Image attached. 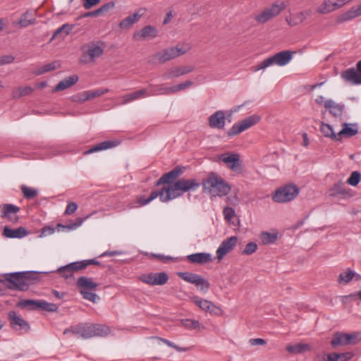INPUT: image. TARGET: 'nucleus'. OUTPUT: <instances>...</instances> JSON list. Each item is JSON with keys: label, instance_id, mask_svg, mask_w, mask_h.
<instances>
[{"label": "nucleus", "instance_id": "f257e3e1", "mask_svg": "<svg viewBox=\"0 0 361 361\" xmlns=\"http://www.w3.org/2000/svg\"><path fill=\"white\" fill-rule=\"evenodd\" d=\"M184 168L177 166L171 171L163 174L155 183V186L163 185L159 190H153L147 198L139 196L137 198L138 204L145 206L157 197L161 202H168L181 197L185 192L196 190L200 185L195 179H178L183 173Z\"/></svg>", "mask_w": 361, "mask_h": 361}, {"label": "nucleus", "instance_id": "f03ea898", "mask_svg": "<svg viewBox=\"0 0 361 361\" xmlns=\"http://www.w3.org/2000/svg\"><path fill=\"white\" fill-rule=\"evenodd\" d=\"M36 272L22 271L8 273L4 275V279L11 283L8 287L11 289L26 290L29 286L37 281Z\"/></svg>", "mask_w": 361, "mask_h": 361}, {"label": "nucleus", "instance_id": "7ed1b4c3", "mask_svg": "<svg viewBox=\"0 0 361 361\" xmlns=\"http://www.w3.org/2000/svg\"><path fill=\"white\" fill-rule=\"evenodd\" d=\"M204 191H208L212 196H225L231 191V187L220 176L214 173L209 174L202 181Z\"/></svg>", "mask_w": 361, "mask_h": 361}, {"label": "nucleus", "instance_id": "20e7f679", "mask_svg": "<svg viewBox=\"0 0 361 361\" xmlns=\"http://www.w3.org/2000/svg\"><path fill=\"white\" fill-rule=\"evenodd\" d=\"M105 47V42L102 41L90 42L83 44L81 47L80 63L86 65L94 63L104 54Z\"/></svg>", "mask_w": 361, "mask_h": 361}, {"label": "nucleus", "instance_id": "39448f33", "mask_svg": "<svg viewBox=\"0 0 361 361\" xmlns=\"http://www.w3.org/2000/svg\"><path fill=\"white\" fill-rule=\"evenodd\" d=\"M293 54L294 52L289 50L279 51L274 56L264 59L257 66L252 67V70L253 71L264 70L272 65H277L279 66H286L293 59Z\"/></svg>", "mask_w": 361, "mask_h": 361}, {"label": "nucleus", "instance_id": "423d86ee", "mask_svg": "<svg viewBox=\"0 0 361 361\" xmlns=\"http://www.w3.org/2000/svg\"><path fill=\"white\" fill-rule=\"evenodd\" d=\"M77 286L82 297L92 302H96L99 299V296L93 293L98 286V284L93 281L92 278L80 276L77 281Z\"/></svg>", "mask_w": 361, "mask_h": 361}, {"label": "nucleus", "instance_id": "0eeeda50", "mask_svg": "<svg viewBox=\"0 0 361 361\" xmlns=\"http://www.w3.org/2000/svg\"><path fill=\"white\" fill-rule=\"evenodd\" d=\"M287 6L285 1H276L271 6L265 8L261 13L255 16L254 19L260 24H264L279 16Z\"/></svg>", "mask_w": 361, "mask_h": 361}, {"label": "nucleus", "instance_id": "6e6552de", "mask_svg": "<svg viewBox=\"0 0 361 361\" xmlns=\"http://www.w3.org/2000/svg\"><path fill=\"white\" fill-rule=\"evenodd\" d=\"M189 50L188 47H173L160 51H158L152 56L153 61H158L160 63L173 59L180 55L185 54Z\"/></svg>", "mask_w": 361, "mask_h": 361}, {"label": "nucleus", "instance_id": "1a4fd4ad", "mask_svg": "<svg viewBox=\"0 0 361 361\" xmlns=\"http://www.w3.org/2000/svg\"><path fill=\"white\" fill-rule=\"evenodd\" d=\"M299 193V188L293 184H288L278 188L272 197L275 202L284 203L294 200Z\"/></svg>", "mask_w": 361, "mask_h": 361}, {"label": "nucleus", "instance_id": "9d476101", "mask_svg": "<svg viewBox=\"0 0 361 361\" xmlns=\"http://www.w3.org/2000/svg\"><path fill=\"white\" fill-rule=\"evenodd\" d=\"M261 120V116L257 114L250 116L241 121L235 123L228 131L229 137H233L251 128Z\"/></svg>", "mask_w": 361, "mask_h": 361}, {"label": "nucleus", "instance_id": "9b49d317", "mask_svg": "<svg viewBox=\"0 0 361 361\" xmlns=\"http://www.w3.org/2000/svg\"><path fill=\"white\" fill-rule=\"evenodd\" d=\"M178 276L183 280L195 285L201 291L206 293L210 287L209 282L202 276L191 272H178Z\"/></svg>", "mask_w": 361, "mask_h": 361}, {"label": "nucleus", "instance_id": "f8f14e48", "mask_svg": "<svg viewBox=\"0 0 361 361\" xmlns=\"http://www.w3.org/2000/svg\"><path fill=\"white\" fill-rule=\"evenodd\" d=\"M140 280L150 286H162L167 283L169 276L165 272H152L141 275Z\"/></svg>", "mask_w": 361, "mask_h": 361}, {"label": "nucleus", "instance_id": "ddd939ff", "mask_svg": "<svg viewBox=\"0 0 361 361\" xmlns=\"http://www.w3.org/2000/svg\"><path fill=\"white\" fill-rule=\"evenodd\" d=\"M11 327L16 331L28 332L30 329L29 323L15 311H10L8 314Z\"/></svg>", "mask_w": 361, "mask_h": 361}, {"label": "nucleus", "instance_id": "4468645a", "mask_svg": "<svg viewBox=\"0 0 361 361\" xmlns=\"http://www.w3.org/2000/svg\"><path fill=\"white\" fill-rule=\"evenodd\" d=\"M238 238L236 236H231L222 241L216 252L219 261H221L227 253L235 247Z\"/></svg>", "mask_w": 361, "mask_h": 361}, {"label": "nucleus", "instance_id": "2eb2a0df", "mask_svg": "<svg viewBox=\"0 0 361 361\" xmlns=\"http://www.w3.org/2000/svg\"><path fill=\"white\" fill-rule=\"evenodd\" d=\"M146 11L145 8H138L134 14L127 16L120 22L118 25L120 28L122 30L130 29L135 23L140 20L146 13Z\"/></svg>", "mask_w": 361, "mask_h": 361}, {"label": "nucleus", "instance_id": "dca6fc26", "mask_svg": "<svg viewBox=\"0 0 361 361\" xmlns=\"http://www.w3.org/2000/svg\"><path fill=\"white\" fill-rule=\"evenodd\" d=\"M220 160L233 171H238L241 167L240 156L239 154H223L220 157Z\"/></svg>", "mask_w": 361, "mask_h": 361}, {"label": "nucleus", "instance_id": "f3484780", "mask_svg": "<svg viewBox=\"0 0 361 361\" xmlns=\"http://www.w3.org/2000/svg\"><path fill=\"white\" fill-rule=\"evenodd\" d=\"M190 300L201 310L209 312L210 314H218L219 312L221 311L220 308L216 306L211 301L200 298L198 296H192L190 298Z\"/></svg>", "mask_w": 361, "mask_h": 361}, {"label": "nucleus", "instance_id": "a211bd4d", "mask_svg": "<svg viewBox=\"0 0 361 361\" xmlns=\"http://www.w3.org/2000/svg\"><path fill=\"white\" fill-rule=\"evenodd\" d=\"M158 35V30L152 25H146L140 30L134 32L133 39L135 40H145L154 39Z\"/></svg>", "mask_w": 361, "mask_h": 361}, {"label": "nucleus", "instance_id": "6ab92c4d", "mask_svg": "<svg viewBox=\"0 0 361 361\" xmlns=\"http://www.w3.org/2000/svg\"><path fill=\"white\" fill-rule=\"evenodd\" d=\"M226 123V116L223 111H217L209 118V125L212 128L222 129Z\"/></svg>", "mask_w": 361, "mask_h": 361}, {"label": "nucleus", "instance_id": "aec40b11", "mask_svg": "<svg viewBox=\"0 0 361 361\" xmlns=\"http://www.w3.org/2000/svg\"><path fill=\"white\" fill-rule=\"evenodd\" d=\"M341 76L343 80L345 82H348L352 85H358L361 84V76H360V73L354 68H348L343 71Z\"/></svg>", "mask_w": 361, "mask_h": 361}, {"label": "nucleus", "instance_id": "412c9836", "mask_svg": "<svg viewBox=\"0 0 361 361\" xmlns=\"http://www.w3.org/2000/svg\"><path fill=\"white\" fill-rule=\"evenodd\" d=\"M195 67L193 66H186L183 67H175L171 68L167 73L163 75V78L165 79H171L173 78H178L181 75L188 74L194 71Z\"/></svg>", "mask_w": 361, "mask_h": 361}, {"label": "nucleus", "instance_id": "4be33fe9", "mask_svg": "<svg viewBox=\"0 0 361 361\" xmlns=\"http://www.w3.org/2000/svg\"><path fill=\"white\" fill-rule=\"evenodd\" d=\"M187 259L192 264H204L212 261L211 254L206 252H197L187 256Z\"/></svg>", "mask_w": 361, "mask_h": 361}, {"label": "nucleus", "instance_id": "5701e85b", "mask_svg": "<svg viewBox=\"0 0 361 361\" xmlns=\"http://www.w3.org/2000/svg\"><path fill=\"white\" fill-rule=\"evenodd\" d=\"M149 94H147V89H142L137 90L135 92L123 95L121 97L122 99V104H126L130 103L135 100L145 98L146 97H149Z\"/></svg>", "mask_w": 361, "mask_h": 361}, {"label": "nucleus", "instance_id": "b1692460", "mask_svg": "<svg viewBox=\"0 0 361 361\" xmlns=\"http://www.w3.org/2000/svg\"><path fill=\"white\" fill-rule=\"evenodd\" d=\"M20 211V208L11 204H6L2 206L3 217H6L11 221H17L18 216L16 214Z\"/></svg>", "mask_w": 361, "mask_h": 361}, {"label": "nucleus", "instance_id": "393cba45", "mask_svg": "<svg viewBox=\"0 0 361 361\" xmlns=\"http://www.w3.org/2000/svg\"><path fill=\"white\" fill-rule=\"evenodd\" d=\"M119 143L120 142L116 140H106L91 147L90 149L84 152L83 154H89L99 151L111 149L112 147H116L117 145H119Z\"/></svg>", "mask_w": 361, "mask_h": 361}, {"label": "nucleus", "instance_id": "a878e982", "mask_svg": "<svg viewBox=\"0 0 361 361\" xmlns=\"http://www.w3.org/2000/svg\"><path fill=\"white\" fill-rule=\"evenodd\" d=\"M324 107L335 117H341L344 110L343 104H337L331 99L325 102Z\"/></svg>", "mask_w": 361, "mask_h": 361}, {"label": "nucleus", "instance_id": "bb28decb", "mask_svg": "<svg viewBox=\"0 0 361 361\" xmlns=\"http://www.w3.org/2000/svg\"><path fill=\"white\" fill-rule=\"evenodd\" d=\"M360 16H361V4L357 8H352L347 12L338 16L336 21L337 23H341L352 20Z\"/></svg>", "mask_w": 361, "mask_h": 361}, {"label": "nucleus", "instance_id": "cd10ccee", "mask_svg": "<svg viewBox=\"0 0 361 361\" xmlns=\"http://www.w3.org/2000/svg\"><path fill=\"white\" fill-rule=\"evenodd\" d=\"M3 234L6 238H20L27 235V231L23 227H19L16 229H11L8 226H5Z\"/></svg>", "mask_w": 361, "mask_h": 361}, {"label": "nucleus", "instance_id": "c85d7f7f", "mask_svg": "<svg viewBox=\"0 0 361 361\" xmlns=\"http://www.w3.org/2000/svg\"><path fill=\"white\" fill-rule=\"evenodd\" d=\"M78 80V77L75 75H73L69 76L64 80L60 81L57 85L54 87V92H59L61 90H64L67 88L75 85Z\"/></svg>", "mask_w": 361, "mask_h": 361}, {"label": "nucleus", "instance_id": "c756f323", "mask_svg": "<svg viewBox=\"0 0 361 361\" xmlns=\"http://www.w3.org/2000/svg\"><path fill=\"white\" fill-rule=\"evenodd\" d=\"M155 88L150 90L149 95H161V94H175L174 85L166 86L165 84H161L154 87Z\"/></svg>", "mask_w": 361, "mask_h": 361}, {"label": "nucleus", "instance_id": "7c9ffc66", "mask_svg": "<svg viewBox=\"0 0 361 361\" xmlns=\"http://www.w3.org/2000/svg\"><path fill=\"white\" fill-rule=\"evenodd\" d=\"M346 333L336 332L334 334L333 338L331 341V345L336 348L340 345H349L346 338Z\"/></svg>", "mask_w": 361, "mask_h": 361}, {"label": "nucleus", "instance_id": "2f4dec72", "mask_svg": "<svg viewBox=\"0 0 361 361\" xmlns=\"http://www.w3.org/2000/svg\"><path fill=\"white\" fill-rule=\"evenodd\" d=\"M320 130L324 137H330L334 140H340V137H338V133H336L334 131L332 126L329 124L322 122Z\"/></svg>", "mask_w": 361, "mask_h": 361}, {"label": "nucleus", "instance_id": "473e14b6", "mask_svg": "<svg viewBox=\"0 0 361 361\" xmlns=\"http://www.w3.org/2000/svg\"><path fill=\"white\" fill-rule=\"evenodd\" d=\"M34 92V88L30 86L19 87L12 92V97L18 99L20 97L31 94Z\"/></svg>", "mask_w": 361, "mask_h": 361}, {"label": "nucleus", "instance_id": "72a5a7b5", "mask_svg": "<svg viewBox=\"0 0 361 361\" xmlns=\"http://www.w3.org/2000/svg\"><path fill=\"white\" fill-rule=\"evenodd\" d=\"M310 350V345L307 343H298L295 345H288L286 346V350L293 354L302 353Z\"/></svg>", "mask_w": 361, "mask_h": 361}, {"label": "nucleus", "instance_id": "f704fd0d", "mask_svg": "<svg viewBox=\"0 0 361 361\" xmlns=\"http://www.w3.org/2000/svg\"><path fill=\"white\" fill-rule=\"evenodd\" d=\"M73 27V25H70L68 23L63 24L62 26H61L55 30L51 37V40L59 35H61L62 39L65 38L67 35L70 34Z\"/></svg>", "mask_w": 361, "mask_h": 361}, {"label": "nucleus", "instance_id": "c9c22d12", "mask_svg": "<svg viewBox=\"0 0 361 361\" xmlns=\"http://www.w3.org/2000/svg\"><path fill=\"white\" fill-rule=\"evenodd\" d=\"M93 334L94 336L104 337L109 335L111 332L110 328L104 324H93Z\"/></svg>", "mask_w": 361, "mask_h": 361}, {"label": "nucleus", "instance_id": "e433bc0d", "mask_svg": "<svg viewBox=\"0 0 361 361\" xmlns=\"http://www.w3.org/2000/svg\"><path fill=\"white\" fill-rule=\"evenodd\" d=\"M39 300H22L18 302L17 306L22 309H27L29 310H38Z\"/></svg>", "mask_w": 361, "mask_h": 361}, {"label": "nucleus", "instance_id": "4c0bfd02", "mask_svg": "<svg viewBox=\"0 0 361 361\" xmlns=\"http://www.w3.org/2000/svg\"><path fill=\"white\" fill-rule=\"evenodd\" d=\"M357 133V128H353L350 127L349 124L344 123L343 128H342V130H341L338 133V137H340V140H341L343 137H350L354 136Z\"/></svg>", "mask_w": 361, "mask_h": 361}, {"label": "nucleus", "instance_id": "58836bf2", "mask_svg": "<svg viewBox=\"0 0 361 361\" xmlns=\"http://www.w3.org/2000/svg\"><path fill=\"white\" fill-rule=\"evenodd\" d=\"M59 66V63L57 61H54L50 63L45 64L39 68H38L35 71V74L37 75H39L47 73L51 71H54Z\"/></svg>", "mask_w": 361, "mask_h": 361}, {"label": "nucleus", "instance_id": "ea45409f", "mask_svg": "<svg viewBox=\"0 0 361 361\" xmlns=\"http://www.w3.org/2000/svg\"><path fill=\"white\" fill-rule=\"evenodd\" d=\"M81 329H82V338L83 339H87L92 337H94L93 334V324L90 323H82Z\"/></svg>", "mask_w": 361, "mask_h": 361}, {"label": "nucleus", "instance_id": "a19ab883", "mask_svg": "<svg viewBox=\"0 0 361 361\" xmlns=\"http://www.w3.org/2000/svg\"><path fill=\"white\" fill-rule=\"evenodd\" d=\"M345 193L346 190L345 188V183L342 181H338V183H335L330 190V194L332 196L344 195Z\"/></svg>", "mask_w": 361, "mask_h": 361}, {"label": "nucleus", "instance_id": "79ce46f5", "mask_svg": "<svg viewBox=\"0 0 361 361\" xmlns=\"http://www.w3.org/2000/svg\"><path fill=\"white\" fill-rule=\"evenodd\" d=\"M356 276V273L351 269H348L345 273H341L338 278L339 283H348Z\"/></svg>", "mask_w": 361, "mask_h": 361}, {"label": "nucleus", "instance_id": "37998d69", "mask_svg": "<svg viewBox=\"0 0 361 361\" xmlns=\"http://www.w3.org/2000/svg\"><path fill=\"white\" fill-rule=\"evenodd\" d=\"M20 190L23 196L28 200L33 199L38 195V190L37 189L29 188L24 185L20 186Z\"/></svg>", "mask_w": 361, "mask_h": 361}, {"label": "nucleus", "instance_id": "c03bdc74", "mask_svg": "<svg viewBox=\"0 0 361 361\" xmlns=\"http://www.w3.org/2000/svg\"><path fill=\"white\" fill-rule=\"evenodd\" d=\"M181 324L188 329H200L201 325L200 322L197 320L185 319L180 320Z\"/></svg>", "mask_w": 361, "mask_h": 361}, {"label": "nucleus", "instance_id": "a18cd8bd", "mask_svg": "<svg viewBox=\"0 0 361 361\" xmlns=\"http://www.w3.org/2000/svg\"><path fill=\"white\" fill-rule=\"evenodd\" d=\"M334 11V8L331 5V0H325L324 2L317 8V12L321 14H326Z\"/></svg>", "mask_w": 361, "mask_h": 361}, {"label": "nucleus", "instance_id": "49530a36", "mask_svg": "<svg viewBox=\"0 0 361 361\" xmlns=\"http://www.w3.org/2000/svg\"><path fill=\"white\" fill-rule=\"evenodd\" d=\"M59 307L54 303H49L45 300H39L38 309L47 312H56Z\"/></svg>", "mask_w": 361, "mask_h": 361}, {"label": "nucleus", "instance_id": "de8ad7c7", "mask_svg": "<svg viewBox=\"0 0 361 361\" xmlns=\"http://www.w3.org/2000/svg\"><path fill=\"white\" fill-rule=\"evenodd\" d=\"M83 260L71 262L67 264L72 274L74 275L75 272L85 269V264Z\"/></svg>", "mask_w": 361, "mask_h": 361}, {"label": "nucleus", "instance_id": "09e8293b", "mask_svg": "<svg viewBox=\"0 0 361 361\" xmlns=\"http://www.w3.org/2000/svg\"><path fill=\"white\" fill-rule=\"evenodd\" d=\"M88 216H86L85 218H77L76 220H75V222L71 225H68V226H63L62 224H59L57 225V229H58V231H61V228H67L68 230H73V229H75L76 228H78V226H80L82 223L83 221L87 219Z\"/></svg>", "mask_w": 361, "mask_h": 361}, {"label": "nucleus", "instance_id": "8fccbe9b", "mask_svg": "<svg viewBox=\"0 0 361 361\" xmlns=\"http://www.w3.org/2000/svg\"><path fill=\"white\" fill-rule=\"evenodd\" d=\"M345 337L349 345H355L361 341V332L346 334Z\"/></svg>", "mask_w": 361, "mask_h": 361}, {"label": "nucleus", "instance_id": "3c124183", "mask_svg": "<svg viewBox=\"0 0 361 361\" xmlns=\"http://www.w3.org/2000/svg\"><path fill=\"white\" fill-rule=\"evenodd\" d=\"M69 333H71L73 335H74L75 336H80L82 338L81 324H79L78 325L71 326L70 328L66 329L63 331L64 335H66Z\"/></svg>", "mask_w": 361, "mask_h": 361}, {"label": "nucleus", "instance_id": "603ef678", "mask_svg": "<svg viewBox=\"0 0 361 361\" xmlns=\"http://www.w3.org/2000/svg\"><path fill=\"white\" fill-rule=\"evenodd\" d=\"M277 235L276 234H271L267 232L262 233L261 240L263 244H270L276 241Z\"/></svg>", "mask_w": 361, "mask_h": 361}, {"label": "nucleus", "instance_id": "864d4df0", "mask_svg": "<svg viewBox=\"0 0 361 361\" xmlns=\"http://www.w3.org/2000/svg\"><path fill=\"white\" fill-rule=\"evenodd\" d=\"M56 271L60 274L61 277H63L66 279H71L73 277V274L71 271L67 264L59 267Z\"/></svg>", "mask_w": 361, "mask_h": 361}, {"label": "nucleus", "instance_id": "5fc2aeb1", "mask_svg": "<svg viewBox=\"0 0 361 361\" xmlns=\"http://www.w3.org/2000/svg\"><path fill=\"white\" fill-rule=\"evenodd\" d=\"M361 175L358 171H353L348 178L346 183L350 185L356 186L360 180Z\"/></svg>", "mask_w": 361, "mask_h": 361}, {"label": "nucleus", "instance_id": "6e6d98bb", "mask_svg": "<svg viewBox=\"0 0 361 361\" xmlns=\"http://www.w3.org/2000/svg\"><path fill=\"white\" fill-rule=\"evenodd\" d=\"M108 92H109V89H101V90H94V91H85L86 98H88V99L90 100L94 97L102 96Z\"/></svg>", "mask_w": 361, "mask_h": 361}, {"label": "nucleus", "instance_id": "4d7b16f0", "mask_svg": "<svg viewBox=\"0 0 361 361\" xmlns=\"http://www.w3.org/2000/svg\"><path fill=\"white\" fill-rule=\"evenodd\" d=\"M28 16L29 12L27 11L21 16L19 20V25L20 27H25L35 23V19H28Z\"/></svg>", "mask_w": 361, "mask_h": 361}, {"label": "nucleus", "instance_id": "13d9d810", "mask_svg": "<svg viewBox=\"0 0 361 361\" xmlns=\"http://www.w3.org/2000/svg\"><path fill=\"white\" fill-rule=\"evenodd\" d=\"M257 249V245L254 242L248 243L244 250L242 251L243 255H250L253 254Z\"/></svg>", "mask_w": 361, "mask_h": 361}, {"label": "nucleus", "instance_id": "bf43d9fd", "mask_svg": "<svg viewBox=\"0 0 361 361\" xmlns=\"http://www.w3.org/2000/svg\"><path fill=\"white\" fill-rule=\"evenodd\" d=\"M157 338L160 340L161 341H162L165 344H166L168 346L171 347V348L176 349L178 352H185V351L189 350L188 348H181V347H179L178 345H176L174 343H173V342H171V341H170L169 340H166V339H164V338H159V337H157Z\"/></svg>", "mask_w": 361, "mask_h": 361}, {"label": "nucleus", "instance_id": "052dcab7", "mask_svg": "<svg viewBox=\"0 0 361 361\" xmlns=\"http://www.w3.org/2000/svg\"><path fill=\"white\" fill-rule=\"evenodd\" d=\"M224 219L227 221H231V219L235 216V210L230 207H226L223 210Z\"/></svg>", "mask_w": 361, "mask_h": 361}, {"label": "nucleus", "instance_id": "680f3d73", "mask_svg": "<svg viewBox=\"0 0 361 361\" xmlns=\"http://www.w3.org/2000/svg\"><path fill=\"white\" fill-rule=\"evenodd\" d=\"M193 85V82L190 80H186L185 82L174 85L175 93L189 88Z\"/></svg>", "mask_w": 361, "mask_h": 361}, {"label": "nucleus", "instance_id": "e2e57ef3", "mask_svg": "<svg viewBox=\"0 0 361 361\" xmlns=\"http://www.w3.org/2000/svg\"><path fill=\"white\" fill-rule=\"evenodd\" d=\"M100 0H82V6L85 9H90L99 4Z\"/></svg>", "mask_w": 361, "mask_h": 361}, {"label": "nucleus", "instance_id": "0e129e2a", "mask_svg": "<svg viewBox=\"0 0 361 361\" xmlns=\"http://www.w3.org/2000/svg\"><path fill=\"white\" fill-rule=\"evenodd\" d=\"M77 209L78 204L75 202H70L66 207L65 214L68 215L72 214L77 210Z\"/></svg>", "mask_w": 361, "mask_h": 361}, {"label": "nucleus", "instance_id": "69168bd1", "mask_svg": "<svg viewBox=\"0 0 361 361\" xmlns=\"http://www.w3.org/2000/svg\"><path fill=\"white\" fill-rule=\"evenodd\" d=\"M13 61L14 57L11 55H4L0 56V66L11 63Z\"/></svg>", "mask_w": 361, "mask_h": 361}, {"label": "nucleus", "instance_id": "338daca9", "mask_svg": "<svg viewBox=\"0 0 361 361\" xmlns=\"http://www.w3.org/2000/svg\"><path fill=\"white\" fill-rule=\"evenodd\" d=\"M114 6H115L114 2L111 1V2H108L106 4H104L100 8H99L98 10H99V13L102 14L104 12L108 11L109 10L112 9L113 8H114Z\"/></svg>", "mask_w": 361, "mask_h": 361}, {"label": "nucleus", "instance_id": "774afa93", "mask_svg": "<svg viewBox=\"0 0 361 361\" xmlns=\"http://www.w3.org/2000/svg\"><path fill=\"white\" fill-rule=\"evenodd\" d=\"M353 356V354L350 352L338 353V360L339 361H348L350 360Z\"/></svg>", "mask_w": 361, "mask_h": 361}]
</instances>
